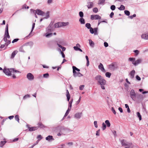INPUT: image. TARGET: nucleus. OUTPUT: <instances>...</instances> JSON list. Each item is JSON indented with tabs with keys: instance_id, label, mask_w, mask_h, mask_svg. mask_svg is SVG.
Returning a JSON list of instances; mask_svg holds the SVG:
<instances>
[{
	"instance_id": "nucleus-1",
	"label": "nucleus",
	"mask_w": 148,
	"mask_h": 148,
	"mask_svg": "<svg viewBox=\"0 0 148 148\" xmlns=\"http://www.w3.org/2000/svg\"><path fill=\"white\" fill-rule=\"evenodd\" d=\"M53 23L51 22L49 26L46 28V33L44 34L45 36L47 38H49L53 34L52 32L54 30V28L53 27Z\"/></svg>"
},
{
	"instance_id": "nucleus-2",
	"label": "nucleus",
	"mask_w": 148,
	"mask_h": 148,
	"mask_svg": "<svg viewBox=\"0 0 148 148\" xmlns=\"http://www.w3.org/2000/svg\"><path fill=\"white\" fill-rule=\"evenodd\" d=\"M3 72L8 76H11L12 75V73H18L20 72L16 70L14 68H11L10 69L4 68L3 70ZM12 77L14 79L16 78V76L14 74H12Z\"/></svg>"
},
{
	"instance_id": "nucleus-3",
	"label": "nucleus",
	"mask_w": 148,
	"mask_h": 148,
	"mask_svg": "<svg viewBox=\"0 0 148 148\" xmlns=\"http://www.w3.org/2000/svg\"><path fill=\"white\" fill-rule=\"evenodd\" d=\"M95 79L100 85L101 88L103 90H104V85L106 84V81L100 75L96 76L95 77Z\"/></svg>"
},
{
	"instance_id": "nucleus-4",
	"label": "nucleus",
	"mask_w": 148,
	"mask_h": 148,
	"mask_svg": "<svg viewBox=\"0 0 148 148\" xmlns=\"http://www.w3.org/2000/svg\"><path fill=\"white\" fill-rule=\"evenodd\" d=\"M121 143L122 146L125 147V148H133L134 145L131 142H127L124 139L121 140Z\"/></svg>"
},
{
	"instance_id": "nucleus-5",
	"label": "nucleus",
	"mask_w": 148,
	"mask_h": 148,
	"mask_svg": "<svg viewBox=\"0 0 148 148\" xmlns=\"http://www.w3.org/2000/svg\"><path fill=\"white\" fill-rule=\"evenodd\" d=\"M129 61H131L132 63L135 66H136L138 64L141 63L142 62V59H138L135 60V58H129L128 59Z\"/></svg>"
},
{
	"instance_id": "nucleus-6",
	"label": "nucleus",
	"mask_w": 148,
	"mask_h": 148,
	"mask_svg": "<svg viewBox=\"0 0 148 148\" xmlns=\"http://www.w3.org/2000/svg\"><path fill=\"white\" fill-rule=\"evenodd\" d=\"M69 24L68 22H59L56 23H55L53 25L54 26V27L55 28H59L68 25Z\"/></svg>"
},
{
	"instance_id": "nucleus-7",
	"label": "nucleus",
	"mask_w": 148,
	"mask_h": 148,
	"mask_svg": "<svg viewBox=\"0 0 148 148\" xmlns=\"http://www.w3.org/2000/svg\"><path fill=\"white\" fill-rule=\"evenodd\" d=\"M28 44V43H27L25 45H24L21 47H20L19 49V51L20 52L24 53L25 52V50H26L27 49V45Z\"/></svg>"
},
{
	"instance_id": "nucleus-8",
	"label": "nucleus",
	"mask_w": 148,
	"mask_h": 148,
	"mask_svg": "<svg viewBox=\"0 0 148 148\" xmlns=\"http://www.w3.org/2000/svg\"><path fill=\"white\" fill-rule=\"evenodd\" d=\"M130 97L133 100H136V93L134 90L132 89L130 91Z\"/></svg>"
},
{
	"instance_id": "nucleus-9",
	"label": "nucleus",
	"mask_w": 148,
	"mask_h": 148,
	"mask_svg": "<svg viewBox=\"0 0 148 148\" xmlns=\"http://www.w3.org/2000/svg\"><path fill=\"white\" fill-rule=\"evenodd\" d=\"M90 33L93 34H94L95 35H97L98 34L97 33V29L98 28H95L94 29L92 28V27H91L90 29Z\"/></svg>"
},
{
	"instance_id": "nucleus-10",
	"label": "nucleus",
	"mask_w": 148,
	"mask_h": 148,
	"mask_svg": "<svg viewBox=\"0 0 148 148\" xmlns=\"http://www.w3.org/2000/svg\"><path fill=\"white\" fill-rule=\"evenodd\" d=\"M90 16L92 20L100 19L101 18V17L98 15H92Z\"/></svg>"
},
{
	"instance_id": "nucleus-11",
	"label": "nucleus",
	"mask_w": 148,
	"mask_h": 148,
	"mask_svg": "<svg viewBox=\"0 0 148 148\" xmlns=\"http://www.w3.org/2000/svg\"><path fill=\"white\" fill-rule=\"evenodd\" d=\"M109 67L111 70H114L117 69V66L116 64L112 63L109 65Z\"/></svg>"
},
{
	"instance_id": "nucleus-12",
	"label": "nucleus",
	"mask_w": 148,
	"mask_h": 148,
	"mask_svg": "<svg viewBox=\"0 0 148 148\" xmlns=\"http://www.w3.org/2000/svg\"><path fill=\"white\" fill-rule=\"evenodd\" d=\"M27 77L30 81H32L34 79V75L31 73H28L27 75Z\"/></svg>"
},
{
	"instance_id": "nucleus-13",
	"label": "nucleus",
	"mask_w": 148,
	"mask_h": 148,
	"mask_svg": "<svg viewBox=\"0 0 148 148\" xmlns=\"http://www.w3.org/2000/svg\"><path fill=\"white\" fill-rule=\"evenodd\" d=\"M34 12L35 14H36L38 15L43 16L44 15V13L43 12L39 10H34Z\"/></svg>"
},
{
	"instance_id": "nucleus-14",
	"label": "nucleus",
	"mask_w": 148,
	"mask_h": 148,
	"mask_svg": "<svg viewBox=\"0 0 148 148\" xmlns=\"http://www.w3.org/2000/svg\"><path fill=\"white\" fill-rule=\"evenodd\" d=\"M5 37H7L8 38H10V36L9 34L8 31V24H7L6 26V27L5 28Z\"/></svg>"
},
{
	"instance_id": "nucleus-15",
	"label": "nucleus",
	"mask_w": 148,
	"mask_h": 148,
	"mask_svg": "<svg viewBox=\"0 0 148 148\" xmlns=\"http://www.w3.org/2000/svg\"><path fill=\"white\" fill-rule=\"evenodd\" d=\"M141 38L145 40H148V33H144L141 35Z\"/></svg>"
},
{
	"instance_id": "nucleus-16",
	"label": "nucleus",
	"mask_w": 148,
	"mask_h": 148,
	"mask_svg": "<svg viewBox=\"0 0 148 148\" xmlns=\"http://www.w3.org/2000/svg\"><path fill=\"white\" fill-rule=\"evenodd\" d=\"M82 115V113L77 112L74 115V117L76 119H79L81 117Z\"/></svg>"
},
{
	"instance_id": "nucleus-17",
	"label": "nucleus",
	"mask_w": 148,
	"mask_h": 148,
	"mask_svg": "<svg viewBox=\"0 0 148 148\" xmlns=\"http://www.w3.org/2000/svg\"><path fill=\"white\" fill-rule=\"evenodd\" d=\"M27 127L29 129V131H33L37 130L38 129V127H29V125H27Z\"/></svg>"
},
{
	"instance_id": "nucleus-18",
	"label": "nucleus",
	"mask_w": 148,
	"mask_h": 148,
	"mask_svg": "<svg viewBox=\"0 0 148 148\" xmlns=\"http://www.w3.org/2000/svg\"><path fill=\"white\" fill-rule=\"evenodd\" d=\"M73 75L74 77H80L83 76L82 74L80 72H75V73L73 72Z\"/></svg>"
},
{
	"instance_id": "nucleus-19",
	"label": "nucleus",
	"mask_w": 148,
	"mask_h": 148,
	"mask_svg": "<svg viewBox=\"0 0 148 148\" xmlns=\"http://www.w3.org/2000/svg\"><path fill=\"white\" fill-rule=\"evenodd\" d=\"M99 69L101 70V71L103 72H105V70L102 64L100 63L99 65L98 66Z\"/></svg>"
},
{
	"instance_id": "nucleus-20",
	"label": "nucleus",
	"mask_w": 148,
	"mask_h": 148,
	"mask_svg": "<svg viewBox=\"0 0 148 148\" xmlns=\"http://www.w3.org/2000/svg\"><path fill=\"white\" fill-rule=\"evenodd\" d=\"M135 71L134 70H132L130 73V77L131 79H133L134 77Z\"/></svg>"
},
{
	"instance_id": "nucleus-21",
	"label": "nucleus",
	"mask_w": 148,
	"mask_h": 148,
	"mask_svg": "<svg viewBox=\"0 0 148 148\" xmlns=\"http://www.w3.org/2000/svg\"><path fill=\"white\" fill-rule=\"evenodd\" d=\"M46 140L49 141L54 140V138H53V136L50 135L48 136L47 137H46Z\"/></svg>"
},
{
	"instance_id": "nucleus-22",
	"label": "nucleus",
	"mask_w": 148,
	"mask_h": 148,
	"mask_svg": "<svg viewBox=\"0 0 148 148\" xmlns=\"http://www.w3.org/2000/svg\"><path fill=\"white\" fill-rule=\"evenodd\" d=\"M93 6V3L92 2H89L88 3L87 6L88 8H90L92 7Z\"/></svg>"
},
{
	"instance_id": "nucleus-23",
	"label": "nucleus",
	"mask_w": 148,
	"mask_h": 148,
	"mask_svg": "<svg viewBox=\"0 0 148 148\" xmlns=\"http://www.w3.org/2000/svg\"><path fill=\"white\" fill-rule=\"evenodd\" d=\"M66 96L67 97V101H69L70 98V95L68 90H66Z\"/></svg>"
},
{
	"instance_id": "nucleus-24",
	"label": "nucleus",
	"mask_w": 148,
	"mask_h": 148,
	"mask_svg": "<svg viewBox=\"0 0 148 148\" xmlns=\"http://www.w3.org/2000/svg\"><path fill=\"white\" fill-rule=\"evenodd\" d=\"M18 52V51H14L12 53L11 56V58H13L15 55L17 54Z\"/></svg>"
},
{
	"instance_id": "nucleus-25",
	"label": "nucleus",
	"mask_w": 148,
	"mask_h": 148,
	"mask_svg": "<svg viewBox=\"0 0 148 148\" xmlns=\"http://www.w3.org/2000/svg\"><path fill=\"white\" fill-rule=\"evenodd\" d=\"M73 72L75 73V72H76V71H77L78 72L80 71V69L77 68L75 66H73Z\"/></svg>"
},
{
	"instance_id": "nucleus-26",
	"label": "nucleus",
	"mask_w": 148,
	"mask_h": 148,
	"mask_svg": "<svg viewBox=\"0 0 148 148\" xmlns=\"http://www.w3.org/2000/svg\"><path fill=\"white\" fill-rule=\"evenodd\" d=\"M79 21L81 24H84L85 23V20L83 18H80Z\"/></svg>"
},
{
	"instance_id": "nucleus-27",
	"label": "nucleus",
	"mask_w": 148,
	"mask_h": 148,
	"mask_svg": "<svg viewBox=\"0 0 148 148\" xmlns=\"http://www.w3.org/2000/svg\"><path fill=\"white\" fill-rule=\"evenodd\" d=\"M89 41L90 45L92 47H93L94 45L93 42L91 40H89Z\"/></svg>"
},
{
	"instance_id": "nucleus-28",
	"label": "nucleus",
	"mask_w": 148,
	"mask_h": 148,
	"mask_svg": "<svg viewBox=\"0 0 148 148\" xmlns=\"http://www.w3.org/2000/svg\"><path fill=\"white\" fill-rule=\"evenodd\" d=\"M6 143V141H1V142H0V147H2Z\"/></svg>"
},
{
	"instance_id": "nucleus-29",
	"label": "nucleus",
	"mask_w": 148,
	"mask_h": 148,
	"mask_svg": "<svg viewBox=\"0 0 148 148\" xmlns=\"http://www.w3.org/2000/svg\"><path fill=\"white\" fill-rule=\"evenodd\" d=\"M105 123L107 127H109L110 126V123L108 120H106L105 121Z\"/></svg>"
},
{
	"instance_id": "nucleus-30",
	"label": "nucleus",
	"mask_w": 148,
	"mask_h": 148,
	"mask_svg": "<svg viewBox=\"0 0 148 148\" xmlns=\"http://www.w3.org/2000/svg\"><path fill=\"white\" fill-rule=\"evenodd\" d=\"M136 114L138 117L139 118V120H141L142 119V117L141 115L140 114V113L139 112H137L136 113Z\"/></svg>"
},
{
	"instance_id": "nucleus-31",
	"label": "nucleus",
	"mask_w": 148,
	"mask_h": 148,
	"mask_svg": "<svg viewBox=\"0 0 148 148\" xmlns=\"http://www.w3.org/2000/svg\"><path fill=\"white\" fill-rule=\"evenodd\" d=\"M85 58L87 61L86 66H88L89 65V59L88 57L87 56H85Z\"/></svg>"
},
{
	"instance_id": "nucleus-32",
	"label": "nucleus",
	"mask_w": 148,
	"mask_h": 148,
	"mask_svg": "<svg viewBox=\"0 0 148 148\" xmlns=\"http://www.w3.org/2000/svg\"><path fill=\"white\" fill-rule=\"evenodd\" d=\"M38 126L40 128H44L46 127V126L44 125L41 123H38Z\"/></svg>"
},
{
	"instance_id": "nucleus-33",
	"label": "nucleus",
	"mask_w": 148,
	"mask_h": 148,
	"mask_svg": "<svg viewBox=\"0 0 148 148\" xmlns=\"http://www.w3.org/2000/svg\"><path fill=\"white\" fill-rule=\"evenodd\" d=\"M119 10H123L125 9V7L123 5H121L120 8H118Z\"/></svg>"
},
{
	"instance_id": "nucleus-34",
	"label": "nucleus",
	"mask_w": 148,
	"mask_h": 148,
	"mask_svg": "<svg viewBox=\"0 0 148 148\" xmlns=\"http://www.w3.org/2000/svg\"><path fill=\"white\" fill-rule=\"evenodd\" d=\"M73 101V99H71V100L70 101L69 103V108H70V109H71V107H72V103Z\"/></svg>"
},
{
	"instance_id": "nucleus-35",
	"label": "nucleus",
	"mask_w": 148,
	"mask_h": 148,
	"mask_svg": "<svg viewBox=\"0 0 148 148\" xmlns=\"http://www.w3.org/2000/svg\"><path fill=\"white\" fill-rule=\"evenodd\" d=\"M105 0H99L98 4H99L103 5Z\"/></svg>"
},
{
	"instance_id": "nucleus-36",
	"label": "nucleus",
	"mask_w": 148,
	"mask_h": 148,
	"mask_svg": "<svg viewBox=\"0 0 148 148\" xmlns=\"http://www.w3.org/2000/svg\"><path fill=\"white\" fill-rule=\"evenodd\" d=\"M85 26L88 29H90L91 28V25L89 23H87L85 25Z\"/></svg>"
},
{
	"instance_id": "nucleus-37",
	"label": "nucleus",
	"mask_w": 148,
	"mask_h": 148,
	"mask_svg": "<svg viewBox=\"0 0 148 148\" xmlns=\"http://www.w3.org/2000/svg\"><path fill=\"white\" fill-rule=\"evenodd\" d=\"M106 125L104 123H103L102 124V129L103 130H104L106 128Z\"/></svg>"
},
{
	"instance_id": "nucleus-38",
	"label": "nucleus",
	"mask_w": 148,
	"mask_h": 148,
	"mask_svg": "<svg viewBox=\"0 0 148 148\" xmlns=\"http://www.w3.org/2000/svg\"><path fill=\"white\" fill-rule=\"evenodd\" d=\"M71 110V109L69 108H68V110H67V111H66L65 114V115L64 116V117L68 115V114H69V112Z\"/></svg>"
},
{
	"instance_id": "nucleus-39",
	"label": "nucleus",
	"mask_w": 148,
	"mask_h": 148,
	"mask_svg": "<svg viewBox=\"0 0 148 148\" xmlns=\"http://www.w3.org/2000/svg\"><path fill=\"white\" fill-rule=\"evenodd\" d=\"M30 97V95H29L27 94L25 95L23 97V99L25 100L28 98H29Z\"/></svg>"
},
{
	"instance_id": "nucleus-40",
	"label": "nucleus",
	"mask_w": 148,
	"mask_h": 148,
	"mask_svg": "<svg viewBox=\"0 0 148 148\" xmlns=\"http://www.w3.org/2000/svg\"><path fill=\"white\" fill-rule=\"evenodd\" d=\"M106 77L110 78L111 75V73L109 72H107L106 73Z\"/></svg>"
},
{
	"instance_id": "nucleus-41",
	"label": "nucleus",
	"mask_w": 148,
	"mask_h": 148,
	"mask_svg": "<svg viewBox=\"0 0 148 148\" xmlns=\"http://www.w3.org/2000/svg\"><path fill=\"white\" fill-rule=\"evenodd\" d=\"M15 119L16 121H17L18 123L19 122V117L18 115H16L15 116Z\"/></svg>"
},
{
	"instance_id": "nucleus-42",
	"label": "nucleus",
	"mask_w": 148,
	"mask_h": 148,
	"mask_svg": "<svg viewBox=\"0 0 148 148\" xmlns=\"http://www.w3.org/2000/svg\"><path fill=\"white\" fill-rule=\"evenodd\" d=\"M35 25V23H34L33 24L32 27L31 31V32L29 34V35L27 36V37H28L29 36H30V35H31L32 32V31H33V30L34 28Z\"/></svg>"
},
{
	"instance_id": "nucleus-43",
	"label": "nucleus",
	"mask_w": 148,
	"mask_h": 148,
	"mask_svg": "<svg viewBox=\"0 0 148 148\" xmlns=\"http://www.w3.org/2000/svg\"><path fill=\"white\" fill-rule=\"evenodd\" d=\"M125 14L127 16H129L130 15V12L128 10L124 11Z\"/></svg>"
},
{
	"instance_id": "nucleus-44",
	"label": "nucleus",
	"mask_w": 148,
	"mask_h": 148,
	"mask_svg": "<svg viewBox=\"0 0 148 148\" xmlns=\"http://www.w3.org/2000/svg\"><path fill=\"white\" fill-rule=\"evenodd\" d=\"M79 15L81 18H83L84 16L83 13L82 11H80L79 12Z\"/></svg>"
},
{
	"instance_id": "nucleus-45",
	"label": "nucleus",
	"mask_w": 148,
	"mask_h": 148,
	"mask_svg": "<svg viewBox=\"0 0 148 148\" xmlns=\"http://www.w3.org/2000/svg\"><path fill=\"white\" fill-rule=\"evenodd\" d=\"M115 6L114 5H111L110 7V9L112 10H114L115 9Z\"/></svg>"
},
{
	"instance_id": "nucleus-46",
	"label": "nucleus",
	"mask_w": 148,
	"mask_h": 148,
	"mask_svg": "<svg viewBox=\"0 0 148 148\" xmlns=\"http://www.w3.org/2000/svg\"><path fill=\"white\" fill-rule=\"evenodd\" d=\"M66 144L69 147H70L73 145V143L71 142H69L67 143Z\"/></svg>"
},
{
	"instance_id": "nucleus-47",
	"label": "nucleus",
	"mask_w": 148,
	"mask_h": 148,
	"mask_svg": "<svg viewBox=\"0 0 148 148\" xmlns=\"http://www.w3.org/2000/svg\"><path fill=\"white\" fill-rule=\"evenodd\" d=\"M81 96H80L78 100L76 102V105H77L79 103V102L80 101L81 99Z\"/></svg>"
},
{
	"instance_id": "nucleus-48",
	"label": "nucleus",
	"mask_w": 148,
	"mask_h": 148,
	"mask_svg": "<svg viewBox=\"0 0 148 148\" xmlns=\"http://www.w3.org/2000/svg\"><path fill=\"white\" fill-rule=\"evenodd\" d=\"M49 76V75L48 73L44 74L43 75V76L45 78H47Z\"/></svg>"
},
{
	"instance_id": "nucleus-49",
	"label": "nucleus",
	"mask_w": 148,
	"mask_h": 148,
	"mask_svg": "<svg viewBox=\"0 0 148 148\" xmlns=\"http://www.w3.org/2000/svg\"><path fill=\"white\" fill-rule=\"evenodd\" d=\"M37 138L38 139V140H39V141L42 138V137L41 135H38L37 136Z\"/></svg>"
},
{
	"instance_id": "nucleus-50",
	"label": "nucleus",
	"mask_w": 148,
	"mask_h": 148,
	"mask_svg": "<svg viewBox=\"0 0 148 148\" xmlns=\"http://www.w3.org/2000/svg\"><path fill=\"white\" fill-rule=\"evenodd\" d=\"M93 11L94 12L97 13L98 11V9L96 8H94L93 9Z\"/></svg>"
},
{
	"instance_id": "nucleus-51",
	"label": "nucleus",
	"mask_w": 148,
	"mask_h": 148,
	"mask_svg": "<svg viewBox=\"0 0 148 148\" xmlns=\"http://www.w3.org/2000/svg\"><path fill=\"white\" fill-rule=\"evenodd\" d=\"M111 110L114 114H116V112L115 110H114V108H113V107H112Z\"/></svg>"
},
{
	"instance_id": "nucleus-52",
	"label": "nucleus",
	"mask_w": 148,
	"mask_h": 148,
	"mask_svg": "<svg viewBox=\"0 0 148 148\" xmlns=\"http://www.w3.org/2000/svg\"><path fill=\"white\" fill-rule=\"evenodd\" d=\"M94 125H95V127L97 128L98 127V125L97 124V122L96 121H94Z\"/></svg>"
},
{
	"instance_id": "nucleus-53",
	"label": "nucleus",
	"mask_w": 148,
	"mask_h": 148,
	"mask_svg": "<svg viewBox=\"0 0 148 148\" xmlns=\"http://www.w3.org/2000/svg\"><path fill=\"white\" fill-rule=\"evenodd\" d=\"M84 87V85H81L79 87V89L81 90H82L83 89Z\"/></svg>"
},
{
	"instance_id": "nucleus-54",
	"label": "nucleus",
	"mask_w": 148,
	"mask_h": 148,
	"mask_svg": "<svg viewBox=\"0 0 148 148\" xmlns=\"http://www.w3.org/2000/svg\"><path fill=\"white\" fill-rule=\"evenodd\" d=\"M133 51L136 54V55H138L139 53V51L137 50H134Z\"/></svg>"
},
{
	"instance_id": "nucleus-55",
	"label": "nucleus",
	"mask_w": 148,
	"mask_h": 148,
	"mask_svg": "<svg viewBox=\"0 0 148 148\" xmlns=\"http://www.w3.org/2000/svg\"><path fill=\"white\" fill-rule=\"evenodd\" d=\"M18 40L19 39L18 38L15 39L12 41V43H14L15 42H17Z\"/></svg>"
},
{
	"instance_id": "nucleus-56",
	"label": "nucleus",
	"mask_w": 148,
	"mask_h": 148,
	"mask_svg": "<svg viewBox=\"0 0 148 148\" xmlns=\"http://www.w3.org/2000/svg\"><path fill=\"white\" fill-rule=\"evenodd\" d=\"M136 16V15L135 14H134L132 16H130V18H131V19H132L134 17H135Z\"/></svg>"
},
{
	"instance_id": "nucleus-57",
	"label": "nucleus",
	"mask_w": 148,
	"mask_h": 148,
	"mask_svg": "<svg viewBox=\"0 0 148 148\" xmlns=\"http://www.w3.org/2000/svg\"><path fill=\"white\" fill-rule=\"evenodd\" d=\"M100 132V129H99L97 131L96 133V135L97 136H99V135Z\"/></svg>"
},
{
	"instance_id": "nucleus-58",
	"label": "nucleus",
	"mask_w": 148,
	"mask_h": 148,
	"mask_svg": "<svg viewBox=\"0 0 148 148\" xmlns=\"http://www.w3.org/2000/svg\"><path fill=\"white\" fill-rule=\"evenodd\" d=\"M75 51H78L79 48L77 47L74 46L73 47Z\"/></svg>"
},
{
	"instance_id": "nucleus-59",
	"label": "nucleus",
	"mask_w": 148,
	"mask_h": 148,
	"mask_svg": "<svg viewBox=\"0 0 148 148\" xmlns=\"http://www.w3.org/2000/svg\"><path fill=\"white\" fill-rule=\"evenodd\" d=\"M136 79L138 81H140L141 79L140 78L138 75H136Z\"/></svg>"
},
{
	"instance_id": "nucleus-60",
	"label": "nucleus",
	"mask_w": 148,
	"mask_h": 148,
	"mask_svg": "<svg viewBox=\"0 0 148 148\" xmlns=\"http://www.w3.org/2000/svg\"><path fill=\"white\" fill-rule=\"evenodd\" d=\"M46 17L44 18H48L49 17V14L48 12H47L46 13Z\"/></svg>"
},
{
	"instance_id": "nucleus-61",
	"label": "nucleus",
	"mask_w": 148,
	"mask_h": 148,
	"mask_svg": "<svg viewBox=\"0 0 148 148\" xmlns=\"http://www.w3.org/2000/svg\"><path fill=\"white\" fill-rule=\"evenodd\" d=\"M104 44L105 47H107L108 46V44L106 42H104Z\"/></svg>"
},
{
	"instance_id": "nucleus-62",
	"label": "nucleus",
	"mask_w": 148,
	"mask_h": 148,
	"mask_svg": "<svg viewBox=\"0 0 148 148\" xmlns=\"http://www.w3.org/2000/svg\"><path fill=\"white\" fill-rule=\"evenodd\" d=\"M114 15V13L113 12H111V13H110V18H112L113 17V16Z\"/></svg>"
},
{
	"instance_id": "nucleus-63",
	"label": "nucleus",
	"mask_w": 148,
	"mask_h": 148,
	"mask_svg": "<svg viewBox=\"0 0 148 148\" xmlns=\"http://www.w3.org/2000/svg\"><path fill=\"white\" fill-rule=\"evenodd\" d=\"M118 109L121 112V113L123 112V109L122 108H121V107H119V108Z\"/></svg>"
},
{
	"instance_id": "nucleus-64",
	"label": "nucleus",
	"mask_w": 148,
	"mask_h": 148,
	"mask_svg": "<svg viewBox=\"0 0 148 148\" xmlns=\"http://www.w3.org/2000/svg\"><path fill=\"white\" fill-rule=\"evenodd\" d=\"M107 104L108 106L110 108V106L111 104L108 101H107Z\"/></svg>"
}]
</instances>
